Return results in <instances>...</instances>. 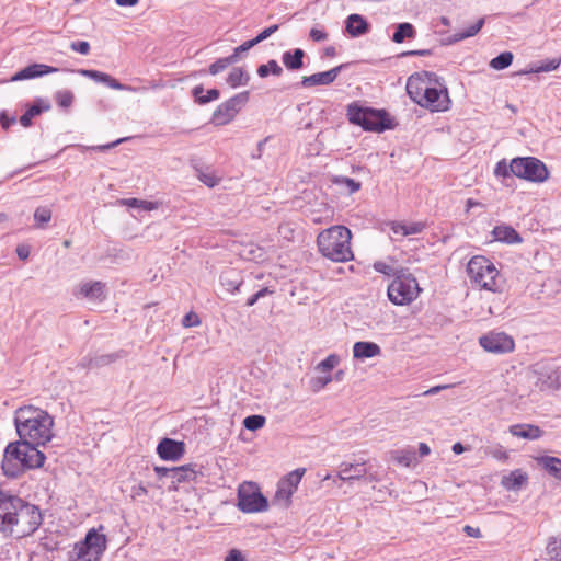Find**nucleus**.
Listing matches in <instances>:
<instances>
[{
	"mask_svg": "<svg viewBox=\"0 0 561 561\" xmlns=\"http://www.w3.org/2000/svg\"><path fill=\"white\" fill-rule=\"evenodd\" d=\"M118 358L119 354L117 353L85 356L82 358L80 366L83 368H100L114 363Z\"/></svg>",
	"mask_w": 561,
	"mask_h": 561,
	"instance_id": "nucleus-26",
	"label": "nucleus"
},
{
	"mask_svg": "<svg viewBox=\"0 0 561 561\" xmlns=\"http://www.w3.org/2000/svg\"><path fill=\"white\" fill-rule=\"evenodd\" d=\"M182 323L184 327L190 328L199 324V320L197 314H195L194 312H190L184 316Z\"/></svg>",
	"mask_w": 561,
	"mask_h": 561,
	"instance_id": "nucleus-62",
	"label": "nucleus"
},
{
	"mask_svg": "<svg viewBox=\"0 0 561 561\" xmlns=\"http://www.w3.org/2000/svg\"><path fill=\"white\" fill-rule=\"evenodd\" d=\"M486 454L491 455L493 458H496V459L503 460V461H505L508 458L507 453L505 450H503L502 447L489 449L486 451Z\"/></svg>",
	"mask_w": 561,
	"mask_h": 561,
	"instance_id": "nucleus-63",
	"label": "nucleus"
},
{
	"mask_svg": "<svg viewBox=\"0 0 561 561\" xmlns=\"http://www.w3.org/2000/svg\"><path fill=\"white\" fill-rule=\"evenodd\" d=\"M425 224L417 221V222H411L409 225L401 224V222H394L391 227L392 231L394 233H400L402 236H410V234H417L421 233L425 229Z\"/></svg>",
	"mask_w": 561,
	"mask_h": 561,
	"instance_id": "nucleus-34",
	"label": "nucleus"
},
{
	"mask_svg": "<svg viewBox=\"0 0 561 561\" xmlns=\"http://www.w3.org/2000/svg\"><path fill=\"white\" fill-rule=\"evenodd\" d=\"M560 65V60L558 59H551L536 68H530L528 70H524L520 73H539V72H549L552 70H556Z\"/></svg>",
	"mask_w": 561,
	"mask_h": 561,
	"instance_id": "nucleus-48",
	"label": "nucleus"
},
{
	"mask_svg": "<svg viewBox=\"0 0 561 561\" xmlns=\"http://www.w3.org/2000/svg\"><path fill=\"white\" fill-rule=\"evenodd\" d=\"M248 259L256 261V262H262V261H264L266 259V253L260 247H252L249 250V257Z\"/></svg>",
	"mask_w": 561,
	"mask_h": 561,
	"instance_id": "nucleus-57",
	"label": "nucleus"
},
{
	"mask_svg": "<svg viewBox=\"0 0 561 561\" xmlns=\"http://www.w3.org/2000/svg\"><path fill=\"white\" fill-rule=\"evenodd\" d=\"M346 116L351 124L360 126L366 131L383 133L396 127L386 110L362 106L357 102L347 105Z\"/></svg>",
	"mask_w": 561,
	"mask_h": 561,
	"instance_id": "nucleus-5",
	"label": "nucleus"
},
{
	"mask_svg": "<svg viewBox=\"0 0 561 561\" xmlns=\"http://www.w3.org/2000/svg\"><path fill=\"white\" fill-rule=\"evenodd\" d=\"M332 380V375L323 374V376L312 378L310 381V387L313 392H318L321 389H323L327 385H329Z\"/></svg>",
	"mask_w": 561,
	"mask_h": 561,
	"instance_id": "nucleus-50",
	"label": "nucleus"
},
{
	"mask_svg": "<svg viewBox=\"0 0 561 561\" xmlns=\"http://www.w3.org/2000/svg\"><path fill=\"white\" fill-rule=\"evenodd\" d=\"M479 343L486 352L495 354L508 353L515 347L513 337L504 332H489L479 339Z\"/></svg>",
	"mask_w": 561,
	"mask_h": 561,
	"instance_id": "nucleus-13",
	"label": "nucleus"
},
{
	"mask_svg": "<svg viewBox=\"0 0 561 561\" xmlns=\"http://www.w3.org/2000/svg\"><path fill=\"white\" fill-rule=\"evenodd\" d=\"M547 554L551 560L561 561V538H551L549 540Z\"/></svg>",
	"mask_w": 561,
	"mask_h": 561,
	"instance_id": "nucleus-47",
	"label": "nucleus"
},
{
	"mask_svg": "<svg viewBox=\"0 0 561 561\" xmlns=\"http://www.w3.org/2000/svg\"><path fill=\"white\" fill-rule=\"evenodd\" d=\"M433 54V49H415V50H408L403 51L400 56L401 57H409V56H430Z\"/></svg>",
	"mask_w": 561,
	"mask_h": 561,
	"instance_id": "nucleus-64",
	"label": "nucleus"
},
{
	"mask_svg": "<svg viewBox=\"0 0 561 561\" xmlns=\"http://www.w3.org/2000/svg\"><path fill=\"white\" fill-rule=\"evenodd\" d=\"M266 419L260 414L249 415L243 420V426L252 432L262 428L265 425Z\"/></svg>",
	"mask_w": 561,
	"mask_h": 561,
	"instance_id": "nucleus-45",
	"label": "nucleus"
},
{
	"mask_svg": "<svg viewBox=\"0 0 561 561\" xmlns=\"http://www.w3.org/2000/svg\"><path fill=\"white\" fill-rule=\"evenodd\" d=\"M305 468H298L286 474L277 485L274 501L284 502L285 506L290 504V499L305 474Z\"/></svg>",
	"mask_w": 561,
	"mask_h": 561,
	"instance_id": "nucleus-14",
	"label": "nucleus"
},
{
	"mask_svg": "<svg viewBox=\"0 0 561 561\" xmlns=\"http://www.w3.org/2000/svg\"><path fill=\"white\" fill-rule=\"evenodd\" d=\"M224 561H245V558L239 549L233 548L229 550Z\"/></svg>",
	"mask_w": 561,
	"mask_h": 561,
	"instance_id": "nucleus-61",
	"label": "nucleus"
},
{
	"mask_svg": "<svg viewBox=\"0 0 561 561\" xmlns=\"http://www.w3.org/2000/svg\"><path fill=\"white\" fill-rule=\"evenodd\" d=\"M84 542L88 547L96 551L99 554H103L104 550L106 549V537L103 534H99L96 529L92 528L90 529L87 535Z\"/></svg>",
	"mask_w": 561,
	"mask_h": 561,
	"instance_id": "nucleus-28",
	"label": "nucleus"
},
{
	"mask_svg": "<svg viewBox=\"0 0 561 561\" xmlns=\"http://www.w3.org/2000/svg\"><path fill=\"white\" fill-rule=\"evenodd\" d=\"M309 36L314 42H322L328 38V33L323 30L313 27L310 30Z\"/></svg>",
	"mask_w": 561,
	"mask_h": 561,
	"instance_id": "nucleus-60",
	"label": "nucleus"
},
{
	"mask_svg": "<svg viewBox=\"0 0 561 561\" xmlns=\"http://www.w3.org/2000/svg\"><path fill=\"white\" fill-rule=\"evenodd\" d=\"M538 463L553 478L561 481V459L552 456L538 458Z\"/></svg>",
	"mask_w": 561,
	"mask_h": 561,
	"instance_id": "nucleus-30",
	"label": "nucleus"
},
{
	"mask_svg": "<svg viewBox=\"0 0 561 561\" xmlns=\"http://www.w3.org/2000/svg\"><path fill=\"white\" fill-rule=\"evenodd\" d=\"M332 183L345 186L350 194L359 191L362 186L360 182H357L354 179L347 176H333Z\"/></svg>",
	"mask_w": 561,
	"mask_h": 561,
	"instance_id": "nucleus-44",
	"label": "nucleus"
},
{
	"mask_svg": "<svg viewBox=\"0 0 561 561\" xmlns=\"http://www.w3.org/2000/svg\"><path fill=\"white\" fill-rule=\"evenodd\" d=\"M238 508L242 513H260L268 508V501L253 482H245L238 489Z\"/></svg>",
	"mask_w": 561,
	"mask_h": 561,
	"instance_id": "nucleus-9",
	"label": "nucleus"
},
{
	"mask_svg": "<svg viewBox=\"0 0 561 561\" xmlns=\"http://www.w3.org/2000/svg\"><path fill=\"white\" fill-rule=\"evenodd\" d=\"M55 100L58 106L69 108L73 103L75 96L70 90H60L55 93Z\"/></svg>",
	"mask_w": 561,
	"mask_h": 561,
	"instance_id": "nucleus-46",
	"label": "nucleus"
},
{
	"mask_svg": "<svg viewBox=\"0 0 561 561\" xmlns=\"http://www.w3.org/2000/svg\"><path fill=\"white\" fill-rule=\"evenodd\" d=\"M483 25H484V18H481L474 24L456 33L454 35V42L462 41L465 38L474 36L476 34L479 33V31L482 28Z\"/></svg>",
	"mask_w": 561,
	"mask_h": 561,
	"instance_id": "nucleus-41",
	"label": "nucleus"
},
{
	"mask_svg": "<svg viewBox=\"0 0 561 561\" xmlns=\"http://www.w3.org/2000/svg\"><path fill=\"white\" fill-rule=\"evenodd\" d=\"M45 455L36 446L26 440L9 443L4 449L1 468L3 474L14 479L26 470L41 468L45 462Z\"/></svg>",
	"mask_w": 561,
	"mask_h": 561,
	"instance_id": "nucleus-3",
	"label": "nucleus"
},
{
	"mask_svg": "<svg viewBox=\"0 0 561 561\" xmlns=\"http://www.w3.org/2000/svg\"><path fill=\"white\" fill-rule=\"evenodd\" d=\"M14 425L20 439L36 447L45 445L53 437V417L33 405L21 407L15 411Z\"/></svg>",
	"mask_w": 561,
	"mask_h": 561,
	"instance_id": "nucleus-2",
	"label": "nucleus"
},
{
	"mask_svg": "<svg viewBox=\"0 0 561 561\" xmlns=\"http://www.w3.org/2000/svg\"><path fill=\"white\" fill-rule=\"evenodd\" d=\"M513 58L511 51H503L490 61V66L495 70H503L512 65Z\"/></svg>",
	"mask_w": 561,
	"mask_h": 561,
	"instance_id": "nucleus-40",
	"label": "nucleus"
},
{
	"mask_svg": "<svg viewBox=\"0 0 561 561\" xmlns=\"http://www.w3.org/2000/svg\"><path fill=\"white\" fill-rule=\"evenodd\" d=\"M50 110V104L43 100L36 99L32 104H30L24 112V114L20 117V124L23 127H30L33 124V118L35 116L41 115L43 112H47Z\"/></svg>",
	"mask_w": 561,
	"mask_h": 561,
	"instance_id": "nucleus-20",
	"label": "nucleus"
},
{
	"mask_svg": "<svg viewBox=\"0 0 561 561\" xmlns=\"http://www.w3.org/2000/svg\"><path fill=\"white\" fill-rule=\"evenodd\" d=\"M101 554L88 547L84 542L75 546L70 553L71 561H99Z\"/></svg>",
	"mask_w": 561,
	"mask_h": 561,
	"instance_id": "nucleus-27",
	"label": "nucleus"
},
{
	"mask_svg": "<svg viewBox=\"0 0 561 561\" xmlns=\"http://www.w3.org/2000/svg\"><path fill=\"white\" fill-rule=\"evenodd\" d=\"M234 64L233 57L219 58L208 67V73L216 76L226 70L230 65Z\"/></svg>",
	"mask_w": 561,
	"mask_h": 561,
	"instance_id": "nucleus-43",
	"label": "nucleus"
},
{
	"mask_svg": "<svg viewBox=\"0 0 561 561\" xmlns=\"http://www.w3.org/2000/svg\"><path fill=\"white\" fill-rule=\"evenodd\" d=\"M374 268L378 273H381V274L387 275V276H394V277H396V273L399 271V270L393 268L391 265H389V264H387L386 262H382V261L375 262L374 263Z\"/></svg>",
	"mask_w": 561,
	"mask_h": 561,
	"instance_id": "nucleus-54",
	"label": "nucleus"
},
{
	"mask_svg": "<svg viewBox=\"0 0 561 561\" xmlns=\"http://www.w3.org/2000/svg\"><path fill=\"white\" fill-rule=\"evenodd\" d=\"M347 67V64H341L328 71L317 72L311 76H304L300 84L304 88H310L314 85H328L335 81L341 71Z\"/></svg>",
	"mask_w": 561,
	"mask_h": 561,
	"instance_id": "nucleus-16",
	"label": "nucleus"
},
{
	"mask_svg": "<svg viewBox=\"0 0 561 561\" xmlns=\"http://www.w3.org/2000/svg\"><path fill=\"white\" fill-rule=\"evenodd\" d=\"M513 174L529 182L542 183L549 176L546 164L535 157H517L512 159Z\"/></svg>",
	"mask_w": 561,
	"mask_h": 561,
	"instance_id": "nucleus-7",
	"label": "nucleus"
},
{
	"mask_svg": "<svg viewBox=\"0 0 561 561\" xmlns=\"http://www.w3.org/2000/svg\"><path fill=\"white\" fill-rule=\"evenodd\" d=\"M340 363V357L336 354H330L323 360H321L317 366L316 370L321 374L331 375V370L336 367Z\"/></svg>",
	"mask_w": 561,
	"mask_h": 561,
	"instance_id": "nucleus-42",
	"label": "nucleus"
},
{
	"mask_svg": "<svg viewBox=\"0 0 561 561\" xmlns=\"http://www.w3.org/2000/svg\"><path fill=\"white\" fill-rule=\"evenodd\" d=\"M278 28H279L278 24L271 25V26L264 28L261 33H259L257 36L254 37V41L256 42V44H260L263 41L267 39L275 32H277Z\"/></svg>",
	"mask_w": 561,
	"mask_h": 561,
	"instance_id": "nucleus-56",
	"label": "nucleus"
},
{
	"mask_svg": "<svg viewBox=\"0 0 561 561\" xmlns=\"http://www.w3.org/2000/svg\"><path fill=\"white\" fill-rule=\"evenodd\" d=\"M51 219V210L47 207H38L34 213V220L38 226L49 222Z\"/></svg>",
	"mask_w": 561,
	"mask_h": 561,
	"instance_id": "nucleus-52",
	"label": "nucleus"
},
{
	"mask_svg": "<svg viewBox=\"0 0 561 561\" xmlns=\"http://www.w3.org/2000/svg\"><path fill=\"white\" fill-rule=\"evenodd\" d=\"M394 459L398 463L410 467L416 460L415 451L400 450L397 453Z\"/></svg>",
	"mask_w": 561,
	"mask_h": 561,
	"instance_id": "nucleus-49",
	"label": "nucleus"
},
{
	"mask_svg": "<svg viewBox=\"0 0 561 561\" xmlns=\"http://www.w3.org/2000/svg\"><path fill=\"white\" fill-rule=\"evenodd\" d=\"M273 294V290H271L268 287H263L259 291H256L254 295L248 298L245 306L252 307L254 306L259 299L265 297L266 295Z\"/></svg>",
	"mask_w": 561,
	"mask_h": 561,
	"instance_id": "nucleus-55",
	"label": "nucleus"
},
{
	"mask_svg": "<svg viewBox=\"0 0 561 561\" xmlns=\"http://www.w3.org/2000/svg\"><path fill=\"white\" fill-rule=\"evenodd\" d=\"M16 117L9 116L7 111L0 113V125L3 129L8 130L13 124H15Z\"/></svg>",
	"mask_w": 561,
	"mask_h": 561,
	"instance_id": "nucleus-59",
	"label": "nucleus"
},
{
	"mask_svg": "<svg viewBox=\"0 0 561 561\" xmlns=\"http://www.w3.org/2000/svg\"><path fill=\"white\" fill-rule=\"evenodd\" d=\"M365 463L347 465L340 470L339 477L344 481L358 480L366 474Z\"/></svg>",
	"mask_w": 561,
	"mask_h": 561,
	"instance_id": "nucleus-32",
	"label": "nucleus"
},
{
	"mask_svg": "<svg viewBox=\"0 0 561 561\" xmlns=\"http://www.w3.org/2000/svg\"><path fill=\"white\" fill-rule=\"evenodd\" d=\"M70 48L82 55H88L90 53V44L87 41L72 42Z\"/></svg>",
	"mask_w": 561,
	"mask_h": 561,
	"instance_id": "nucleus-58",
	"label": "nucleus"
},
{
	"mask_svg": "<svg viewBox=\"0 0 561 561\" xmlns=\"http://www.w3.org/2000/svg\"><path fill=\"white\" fill-rule=\"evenodd\" d=\"M249 101V92L243 91L234 96L230 98L226 102L218 105V107L213 113L211 122L215 125H226L228 124L237 113L241 110V107Z\"/></svg>",
	"mask_w": 561,
	"mask_h": 561,
	"instance_id": "nucleus-10",
	"label": "nucleus"
},
{
	"mask_svg": "<svg viewBox=\"0 0 561 561\" xmlns=\"http://www.w3.org/2000/svg\"><path fill=\"white\" fill-rule=\"evenodd\" d=\"M345 30L350 36L359 37L370 31V24L363 15L353 13L345 21Z\"/></svg>",
	"mask_w": 561,
	"mask_h": 561,
	"instance_id": "nucleus-19",
	"label": "nucleus"
},
{
	"mask_svg": "<svg viewBox=\"0 0 561 561\" xmlns=\"http://www.w3.org/2000/svg\"><path fill=\"white\" fill-rule=\"evenodd\" d=\"M220 282L226 290L231 294L239 291L240 286L243 284L242 277L234 270L224 272L220 276Z\"/></svg>",
	"mask_w": 561,
	"mask_h": 561,
	"instance_id": "nucleus-29",
	"label": "nucleus"
},
{
	"mask_svg": "<svg viewBox=\"0 0 561 561\" xmlns=\"http://www.w3.org/2000/svg\"><path fill=\"white\" fill-rule=\"evenodd\" d=\"M192 94H193L196 103L204 105L211 101L217 100L220 95V92L218 89H210L207 91L206 94H204L203 85H196L193 88Z\"/></svg>",
	"mask_w": 561,
	"mask_h": 561,
	"instance_id": "nucleus-35",
	"label": "nucleus"
},
{
	"mask_svg": "<svg viewBox=\"0 0 561 561\" xmlns=\"http://www.w3.org/2000/svg\"><path fill=\"white\" fill-rule=\"evenodd\" d=\"M78 73H80L81 76L89 78L95 82L106 84L107 87H110L111 89H114V90H122V91H129V92H138L140 90H146L145 88H136L133 85L123 84L117 79L110 76L108 73H105V72H102L99 70L79 69Z\"/></svg>",
	"mask_w": 561,
	"mask_h": 561,
	"instance_id": "nucleus-15",
	"label": "nucleus"
},
{
	"mask_svg": "<svg viewBox=\"0 0 561 561\" xmlns=\"http://www.w3.org/2000/svg\"><path fill=\"white\" fill-rule=\"evenodd\" d=\"M305 56L306 53L304 49L295 48L291 50L284 51L282 55V61L288 70L295 71L304 67Z\"/></svg>",
	"mask_w": 561,
	"mask_h": 561,
	"instance_id": "nucleus-25",
	"label": "nucleus"
},
{
	"mask_svg": "<svg viewBox=\"0 0 561 561\" xmlns=\"http://www.w3.org/2000/svg\"><path fill=\"white\" fill-rule=\"evenodd\" d=\"M250 76L239 67L233 68L227 77V83L232 88L245 85L248 84Z\"/></svg>",
	"mask_w": 561,
	"mask_h": 561,
	"instance_id": "nucleus-36",
	"label": "nucleus"
},
{
	"mask_svg": "<svg viewBox=\"0 0 561 561\" xmlns=\"http://www.w3.org/2000/svg\"><path fill=\"white\" fill-rule=\"evenodd\" d=\"M105 284L102 282H92L82 284L80 291L81 294L91 299L102 300L104 298Z\"/></svg>",
	"mask_w": 561,
	"mask_h": 561,
	"instance_id": "nucleus-33",
	"label": "nucleus"
},
{
	"mask_svg": "<svg viewBox=\"0 0 561 561\" xmlns=\"http://www.w3.org/2000/svg\"><path fill=\"white\" fill-rule=\"evenodd\" d=\"M467 272L470 279L482 288L495 290L497 271L486 257L473 256L467 265Z\"/></svg>",
	"mask_w": 561,
	"mask_h": 561,
	"instance_id": "nucleus-8",
	"label": "nucleus"
},
{
	"mask_svg": "<svg viewBox=\"0 0 561 561\" xmlns=\"http://www.w3.org/2000/svg\"><path fill=\"white\" fill-rule=\"evenodd\" d=\"M450 99L447 88L438 81L431 84L424 96L419 101V105L431 110L432 112H444L449 108Z\"/></svg>",
	"mask_w": 561,
	"mask_h": 561,
	"instance_id": "nucleus-11",
	"label": "nucleus"
},
{
	"mask_svg": "<svg viewBox=\"0 0 561 561\" xmlns=\"http://www.w3.org/2000/svg\"><path fill=\"white\" fill-rule=\"evenodd\" d=\"M58 71V68L51 67L44 64H32L27 67L15 72L11 78L10 82H16L22 80H30L38 77H43L45 75L55 73Z\"/></svg>",
	"mask_w": 561,
	"mask_h": 561,
	"instance_id": "nucleus-18",
	"label": "nucleus"
},
{
	"mask_svg": "<svg viewBox=\"0 0 561 561\" xmlns=\"http://www.w3.org/2000/svg\"><path fill=\"white\" fill-rule=\"evenodd\" d=\"M508 432L519 438L535 440L542 436L543 431L534 424H514L511 425Z\"/></svg>",
	"mask_w": 561,
	"mask_h": 561,
	"instance_id": "nucleus-21",
	"label": "nucleus"
},
{
	"mask_svg": "<svg viewBox=\"0 0 561 561\" xmlns=\"http://www.w3.org/2000/svg\"><path fill=\"white\" fill-rule=\"evenodd\" d=\"M184 453V443L174 440L172 438H162L157 447V454L163 460H178L183 456Z\"/></svg>",
	"mask_w": 561,
	"mask_h": 561,
	"instance_id": "nucleus-17",
	"label": "nucleus"
},
{
	"mask_svg": "<svg viewBox=\"0 0 561 561\" xmlns=\"http://www.w3.org/2000/svg\"><path fill=\"white\" fill-rule=\"evenodd\" d=\"M121 204L131 208H139L145 211H151L158 208V203L156 202L138 199L135 197L124 198L121 201Z\"/></svg>",
	"mask_w": 561,
	"mask_h": 561,
	"instance_id": "nucleus-38",
	"label": "nucleus"
},
{
	"mask_svg": "<svg viewBox=\"0 0 561 561\" xmlns=\"http://www.w3.org/2000/svg\"><path fill=\"white\" fill-rule=\"evenodd\" d=\"M351 230L344 226H333L323 230L317 238L321 254L333 262H347L353 260L351 250Z\"/></svg>",
	"mask_w": 561,
	"mask_h": 561,
	"instance_id": "nucleus-4",
	"label": "nucleus"
},
{
	"mask_svg": "<svg viewBox=\"0 0 561 561\" xmlns=\"http://www.w3.org/2000/svg\"><path fill=\"white\" fill-rule=\"evenodd\" d=\"M255 45H257V44L254 41V38H252L250 41H247V42L242 43L240 46L236 47L233 49V53L230 55V57L234 58V64H236L243 53H247L248 50H250Z\"/></svg>",
	"mask_w": 561,
	"mask_h": 561,
	"instance_id": "nucleus-53",
	"label": "nucleus"
},
{
	"mask_svg": "<svg viewBox=\"0 0 561 561\" xmlns=\"http://www.w3.org/2000/svg\"><path fill=\"white\" fill-rule=\"evenodd\" d=\"M511 169H512V161L510 162V164H507L506 160L502 159L496 163L495 169H494V174L497 178H510V176L514 175L513 171H511Z\"/></svg>",
	"mask_w": 561,
	"mask_h": 561,
	"instance_id": "nucleus-51",
	"label": "nucleus"
},
{
	"mask_svg": "<svg viewBox=\"0 0 561 561\" xmlns=\"http://www.w3.org/2000/svg\"><path fill=\"white\" fill-rule=\"evenodd\" d=\"M195 468V465H186L171 468L172 482L182 483L187 481H196L198 474L202 476V472L197 471Z\"/></svg>",
	"mask_w": 561,
	"mask_h": 561,
	"instance_id": "nucleus-23",
	"label": "nucleus"
},
{
	"mask_svg": "<svg viewBox=\"0 0 561 561\" xmlns=\"http://www.w3.org/2000/svg\"><path fill=\"white\" fill-rule=\"evenodd\" d=\"M39 508L0 489V531L18 537L32 535L42 524Z\"/></svg>",
	"mask_w": 561,
	"mask_h": 561,
	"instance_id": "nucleus-1",
	"label": "nucleus"
},
{
	"mask_svg": "<svg viewBox=\"0 0 561 561\" xmlns=\"http://www.w3.org/2000/svg\"><path fill=\"white\" fill-rule=\"evenodd\" d=\"M415 35H416L415 27L409 22H403V23L397 24L396 31H394L391 39L394 43L400 44V43H403L405 39L414 38Z\"/></svg>",
	"mask_w": 561,
	"mask_h": 561,
	"instance_id": "nucleus-31",
	"label": "nucleus"
},
{
	"mask_svg": "<svg viewBox=\"0 0 561 561\" xmlns=\"http://www.w3.org/2000/svg\"><path fill=\"white\" fill-rule=\"evenodd\" d=\"M492 234L496 241L507 244H516L523 241L520 234L513 227L506 225L494 227Z\"/></svg>",
	"mask_w": 561,
	"mask_h": 561,
	"instance_id": "nucleus-24",
	"label": "nucleus"
},
{
	"mask_svg": "<svg viewBox=\"0 0 561 561\" xmlns=\"http://www.w3.org/2000/svg\"><path fill=\"white\" fill-rule=\"evenodd\" d=\"M527 481V476L523 473L520 470H515L510 473L508 477L505 478L503 484L507 489H519Z\"/></svg>",
	"mask_w": 561,
	"mask_h": 561,
	"instance_id": "nucleus-39",
	"label": "nucleus"
},
{
	"mask_svg": "<svg viewBox=\"0 0 561 561\" xmlns=\"http://www.w3.org/2000/svg\"><path fill=\"white\" fill-rule=\"evenodd\" d=\"M381 348L375 342L359 341L353 345V356L356 359H366L380 355Z\"/></svg>",
	"mask_w": 561,
	"mask_h": 561,
	"instance_id": "nucleus-22",
	"label": "nucleus"
},
{
	"mask_svg": "<svg viewBox=\"0 0 561 561\" xmlns=\"http://www.w3.org/2000/svg\"><path fill=\"white\" fill-rule=\"evenodd\" d=\"M420 291L416 278L404 268L396 273V278L388 286V297L398 306L410 304L417 298Z\"/></svg>",
	"mask_w": 561,
	"mask_h": 561,
	"instance_id": "nucleus-6",
	"label": "nucleus"
},
{
	"mask_svg": "<svg viewBox=\"0 0 561 561\" xmlns=\"http://www.w3.org/2000/svg\"><path fill=\"white\" fill-rule=\"evenodd\" d=\"M438 83V76L434 72L423 71L411 75L407 81L408 95L419 104L431 84Z\"/></svg>",
	"mask_w": 561,
	"mask_h": 561,
	"instance_id": "nucleus-12",
	"label": "nucleus"
},
{
	"mask_svg": "<svg viewBox=\"0 0 561 561\" xmlns=\"http://www.w3.org/2000/svg\"><path fill=\"white\" fill-rule=\"evenodd\" d=\"M260 78H266L270 75L279 77L283 73V68L278 65L275 59H271L267 64L260 65L256 69Z\"/></svg>",
	"mask_w": 561,
	"mask_h": 561,
	"instance_id": "nucleus-37",
	"label": "nucleus"
}]
</instances>
